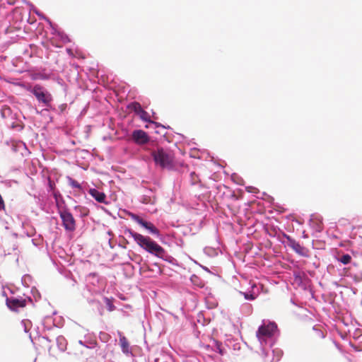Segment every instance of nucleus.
I'll return each mask as SVG.
<instances>
[{"label":"nucleus","instance_id":"nucleus-13","mask_svg":"<svg viewBox=\"0 0 362 362\" xmlns=\"http://www.w3.org/2000/svg\"><path fill=\"white\" fill-rule=\"evenodd\" d=\"M339 261L343 264H347L351 262V257L348 254L343 255L341 257L339 258Z\"/></svg>","mask_w":362,"mask_h":362},{"label":"nucleus","instance_id":"nucleus-10","mask_svg":"<svg viewBox=\"0 0 362 362\" xmlns=\"http://www.w3.org/2000/svg\"><path fill=\"white\" fill-rule=\"evenodd\" d=\"M119 344L122 349V351L125 354H129L131 353V348L129 343L127 339L124 336H120L119 337Z\"/></svg>","mask_w":362,"mask_h":362},{"label":"nucleus","instance_id":"nucleus-5","mask_svg":"<svg viewBox=\"0 0 362 362\" xmlns=\"http://www.w3.org/2000/svg\"><path fill=\"white\" fill-rule=\"evenodd\" d=\"M59 216L65 230L71 232L74 231L76 229V221L73 215L68 210H63L59 211Z\"/></svg>","mask_w":362,"mask_h":362},{"label":"nucleus","instance_id":"nucleus-3","mask_svg":"<svg viewBox=\"0 0 362 362\" xmlns=\"http://www.w3.org/2000/svg\"><path fill=\"white\" fill-rule=\"evenodd\" d=\"M278 332L277 325L274 322L264 321L256 332V337L261 345L267 344L269 339H271Z\"/></svg>","mask_w":362,"mask_h":362},{"label":"nucleus","instance_id":"nucleus-15","mask_svg":"<svg viewBox=\"0 0 362 362\" xmlns=\"http://www.w3.org/2000/svg\"><path fill=\"white\" fill-rule=\"evenodd\" d=\"M129 216H130V217L132 218V220H134V221H136L137 223H139L141 226V224L143 223V222L144 221L143 218H141V217H139L136 214H130Z\"/></svg>","mask_w":362,"mask_h":362},{"label":"nucleus","instance_id":"nucleus-6","mask_svg":"<svg viewBox=\"0 0 362 362\" xmlns=\"http://www.w3.org/2000/svg\"><path fill=\"white\" fill-rule=\"evenodd\" d=\"M6 305L13 311H18L19 308L26 306V300L24 298H7Z\"/></svg>","mask_w":362,"mask_h":362},{"label":"nucleus","instance_id":"nucleus-21","mask_svg":"<svg viewBox=\"0 0 362 362\" xmlns=\"http://www.w3.org/2000/svg\"><path fill=\"white\" fill-rule=\"evenodd\" d=\"M316 332L318 334V335L321 337V338H323L324 337V335H323V333L320 331V330H316Z\"/></svg>","mask_w":362,"mask_h":362},{"label":"nucleus","instance_id":"nucleus-23","mask_svg":"<svg viewBox=\"0 0 362 362\" xmlns=\"http://www.w3.org/2000/svg\"><path fill=\"white\" fill-rule=\"evenodd\" d=\"M219 353H220L221 354H223L222 351H221V349L219 350Z\"/></svg>","mask_w":362,"mask_h":362},{"label":"nucleus","instance_id":"nucleus-8","mask_svg":"<svg viewBox=\"0 0 362 362\" xmlns=\"http://www.w3.org/2000/svg\"><path fill=\"white\" fill-rule=\"evenodd\" d=\"M134 141L139 144H144L149 140L148 134L143 130H135L132 133Z\"/></svg>","mask_w":362,"mask_h":362},{"label":"nucleus","instance_id":"nucleus-18","mask_svg":"<svg viewBox=\"0 0 362 362\" xmlns=\"http://www.w3.org/2000/svg\"><path fill=\"white\" fill-rule=\"evenodd\" d=\"M105 300L107 302V304L109 306V309L110 310H113V305L110 303V300L108 298H105Z\"/></svg>","mask_w":362,"mask_h":362},{"label":"nucleus","instance_id":"nucleus-7","mask_svg":"<svg viewBox=\"0 0 362 362\" xmlns=\"http://www.w3.org/2000/svg\"><path fill=\"white\" fill-rule=\"evenodd\" d=\"M288 245L292 248L296 253L299 254L301 256H307V250L303 246L300 245V244L296 241L294 239L288 236L287 238Z\"/></svg>","mask_w":362,"mask_h":362},{"label":"nucleus","instance_id":"nucleus-9","mask_svg":"<svg viewBox=\"0 0 362 362\" xmlns=\"http://www.w3.org/2000/svg\"><path fill=\"white\" fill-rule=\"evenodd\" d=\"M88 192L97 202L100 203H106V195L105 193L100 192L96 189H90Z\"/></svg>","mask_w":362,"mask_h":362},{"label":"nucleus","instance_id":"nucleus-20","mask_svg":"<svg viewBox=\"0 0 362 362\" xmlns=\"http://www.w3.org/2000/svg\"><path fill=\"white\" fill-rule=\"evenodd\" d=\"M49 187H50V189H51L52 190H53V189H54V183L52 181H51L50 180H49Z\"/></svg>","mask_w":362,"mask_h":362},{"label":"nucleus","instance_id":"nucleus-2","mask_svg":"<svg viewBox=\"0 0 362 362\" xmlns=\"http://www.w3.org/2000/svg\"><path fill=\"white\" fill-rule=\"evenodd\" d=\"M151 156L156 165L163 169H170L174 165V155L168 149L158 148L151 152Z\"/></svg>","mask_w":362,"mask_h":362},{"label":"nucleus","instance_id":"nucleus-16","mask_svg":"<svg viewBox=\"0 0 362 362\" xmlns=\"http://www.w3.org/2000/svg\"><path fill=\"white\" fill-rule=\"evenodd\" d=\"M69 185L74 188H81V185L76 180L71 178H69Z\"/></svg>","mask_w":362,"mask_h":362},{"label":"nucleus","instance_id":"nucleus-1","mask_svg":"<svg viewBox=\"0 0 362 362\" xmlns=\"http://www.w3.org/2000/svg\"><path fill=\"white\" fill-rule=\"evenodd\" d=\"M129 235L134 238L136 243L144 250L158 257H163L165 253V250L152 240L151 238L144 236L131 230H128Z\"/></svg>","mask_w":362,"mask_h":362},{"label":"nucleus","instance_id":"nucleus-4","mask_svg":"<svg viewBox=\"0 0 362 362\" xmlns=\"http://www.w3.org/2000/svg\"><path fill=\"white\" fill-rule=\"evenodd\" d=\"M27 90L33 93L37 100L43 104L44 106L49 107L53 100L51 93L42 86L35 84V86H28L26 88Z\"/></svg>","mask_w":362,"mask_h":362},{"label":"nucleus","instance_id":"nucleus-22","mask_svg":"<svg viewBox=\"0 0 362 362\" xmlns=\"http://www.w3.org/2000/svg\"><path fill=\"white\" fill-rule=\"evenodd\" d=\"M195 175H196L195 173L193 172V173H191V176L192 177L195 176Z\"/></svg>","mask_w":362,"mask_h":362},{"label":"nucleus","instance_id":"nucleus-12","mask_svg":"<svg viewBox=\"0 0 362 362\" xmlns=\"http://www.w3.org/2000/svg\"><path fill=\"white\" fill-rule=\"evenodd\" d=\"M12 110L8 105H3L1 109V115L2 118H8L11 116Z\"/></svg>","mask_w":362,"mask_h":362},{"label":"nucleus","instance_id":"nucleus-11","mask_svg":"<svg viewBox=\"0 0 362 362\" xmlns=\"http://www.w3.org/2000/svg\"><path fill=\"white\" fill-rule=\"evenodd\" d=\"M141 226L146 228L151 234L160 235L159 230L152 223L144 221Z\"/></svg>","mask_w":362,"mask_h":362},{"label":"nucleus","instance_id":"nucleus-17","mask_svg":"<svg viewBox=\"0 0 362 362\" xmlns=\"http://www.w3.org/2000/svg\"><path fill=\"white\" fill-rule=\"evenodd\" d=\"M4 209H5L4 201L1 195L0 194V210H4Z\"/></svg>","mask_w":362,"mask_h":362},{"label":"nucleus","instance_id":"nucleus-19","mask_svg":"<svg viewBox=\"0 0 362 362\" xmlns=\"http://www.w3.org/2000/svg\"><path fill=\"white\" fill-rule=\"evenodd\" d=\"M245 298L247 300H254L255 299V296L253 295H248V294H245Z\"/></svg>","mask_w":362,"mask_h":362},{"label":"nucleus","instance_id":"nucleus-14","mask_svg":"<svg viewBox=\"0 0 362 362\" xmlns=\"http://www.w3.org/2000/svg\"><path fill=\"white\" fill-rule=\"evenodd\" d=\"M131 106L132 107V108L134 109V110L136 112H142V113H146L141 108V105L139 103H133L131 104Z\"/></svg>","mask_w":362,"mask_h":362}]
</instances>
